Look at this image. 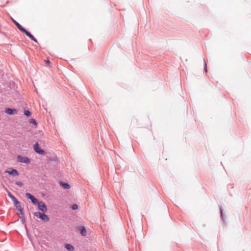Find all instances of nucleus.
I'll return each mask as SVG.
<instances>
[{
  "mask_svg": "<svg viewBox=\"0 0 251 251\" xmlns=\"http://www.w3.org/2000/svg\"><path fill=\"white\" fill-rule=\"evenodd\" d=\"M11 19L13 23L15 24L18 28L22 32L25 34L26 36H27L31 40L34 41L35 42H37V40L34 38V37L28 31L26 30L25 28H24L18 22H17L15 20H14L13 18H11Z\"/></svg>",
  "mask_w": 251,
  "mask_h": 251,
  "instance_id": "obj_1",
  "label": "nucleus"
},
{
  "mask_svg": "<svg viewBox=\"0 0 251 251\" xmlns=\"http://www.w3.org/2000/svg\"><path fill=\"white\" fill-rule=\"evenodd\" d=\"M16 206L18 212L17 214L19 215V217L21 219L22 222L23 223H24L25 222V219L24 217V213L23 212V209L22 208L21 205L19 204V202L18 201L17 204H14Z\"/></svg>",
  "mask_w": 251,
  "mask_h": 251,
  "instance_id": "obj_2",
  "label": "nucleus"
},
{
  "mask_svg": "<svg viewBox=\"0 0 251 251\" xmlns=\"http://www.w3.org/2000/svg\"><path fill=\"white\" fill-rule=\"evenodd\" d=\"M34 215L37 218L41 219L44 222H49L50 221V219L48 216L44 213L36 212L34 213Z\"/></svg>",
  "mask_w": 251,
  "mask_h": 251,
  "instance_id": "obj_3",
  "label": "nucleus"
},
{
  "mask_svg": "<svg viewBox=\"0 0 251 251\" xmlns=\"http://www.w3.org/2000/svg\"><path fill=\"white\" fill-rule=\"evenodd\" d=\"M17 161L19 162L24 163H29L30 161V159L27 157H23L21 155H19L17 157Z\"/></svg>",
  "mask_w": 251,
  "mask_h": 251,
  "instance_id": "obj_4",
  "label": "nucleus"
},
{
  "mask_svg": "<svg viewBox=\"0 0 251 251\" xmlns=\"http://www.w3.org/2000/svg\"><path fill=\"white\" fill-rule=\"evenodd\" d=\"M38 209L43 212L47 211V208L43 201H39L37 203Z\"/></svg>",
  "mask_w": 251,
  "mask_h": 251,
  "instance_id": "obj_5",
  "label": "nucleus"
},
{
  "mask_svg": "<svg viewBox=\"0 0 251 251\" xmlns=\"http://www.w3.org/2000/svg\"><path fill=\"white\" fill-rule=\"evenodd\" d=\"M33 148L36 152L42 155L45 154V151L40 148L38 143L34 144Z\"/></svg>",
  "mask_w": 251,
  "mask_h": 251,
  "instance_id": "obj_6",
  "label": "nucleus"
},
{
  "mask_svg": "<svg viewBox=\"0 0 251 251\" xmlns=\"http://www.w3.org/2000/svg\"><path fill=\"white\" fill-rule=\"evenodd\" d=\"M25 195L27 198H28L34 204H37V203L39 202L38 200L35 198H34L31 194L27 193L25 194Z\"/></svg>",
  "mask_w": 251,
  "mask_h": 251,
  "instance_id": "obj_7",
  "label": "nucleus"
},
{
  "mask_svg": "<svg viewBox=\"0 0 251 251\" xmlns=\"http://www.w3.org/2000/svg\"><path fill=\"white\" fill-rule=\"evenodd\" d=\"M6 113L9 115H13L17 112V110L16 109L7 108L6 110Z\"/></svg>",
  "mask_w": 251,
  "mask_h": 251,
  "instance_id": "obj_8",
  "label": "nucleus"
},
{
  "mask_svg": "<svg viewBox=\"0 0 251 251\" xmlns=\"http://www.w3.org/2000/svg\"><path fill=\"white\" fill-rule=\"evenodd\" d=\"M6 173L12 175V176H18L19 173L18 171L15 169H12L11 171H7Z\"/></svg>",
  "mask_w": 251,
  "mask_h": 251,
  "instance_id": "obj_9",
  "label": "nucleus"
},
{
  "mask_svg": "<svg viewBox=\"0 0 251 251\" xmlns=\"http://www.w3.org/2000/svg\"><path fill=\"white\" fill-rule=\"evenodd\" d=\"M65 248L69 251H73L74 250L73 246L70 244H67L65 245Z\"/></svg>",
  "mask_w": 251,
  "mask_h": 251,
  "instance_id": "obj_10",
  "label": "nucleus"
},
{
  "mask_svg": "<svg viewBox=\"0 0 251 251\" xmlns=\"http://www.w3.org/2000/svg\"><path fill=\"white\" fill-rule=\"evenodd\" d=\"M8 196L11 199V200L13 201L14 204H17L18 203V201L16 199V198L13 196L11 193H8Z\"/></svg>",
  "mask_w": 251,
  "mask_h": 251,
  "instance_id": "obj_11",
  "label": "nucleus"
},
{
  "mask_svg": "<svg viewBox=\"0 0 251 251\" xmlns=\"http://www.w3.org/2000/svg\"><path fill=\"white\" fill-rule=\"evenodd\" d=\"M80 232L83 236H85L86 235V230L84 227H81L80 228Z\"/></svg>",
  "mask_w": 251,
  "mask_h": 251,
  "instance_id": "obj_12",
  "label": "nucleus"
},
{
  "mask_svg": "<svg viewBox=\"0 0 251 251\" xmlns=\"http://www.w3.org/2000/svg\"><path fill=\"white\" fill-rule=\"evenodd\" d=\"M60 184L62 186V187L64 189H69L70 188L69 184L68 183L61 182Z\"/></svg>",
  "mask_w": 251,
  "mask_h": 251,
  "instance_id": "obj_13",
  "label": "nucleus"
},
{
  "mask_svg": "<svg viewBox=\"0 0 251 251\" xmlns=\"http://www.w3.org/2000/svg\"><path fill=\"white\" fill-rule=\"evenodd\" d=\"M29 123L30 124H33L35 126H37V123H36L35 120L33 119H30L29 121Z\"/></svg>",
  "mask_w": 251,
  "mask_h": 251,
  "instance_id": "obj_14",
  "label": "nucleus"
},
{
  "mask_svg": "<svg viewBox=\"0 0 251 251\" xmlns=\"http://www.w3.org/2000/svg\"><path fill=\"white\" fill-rule=\"evenodd\" d=\"M24 114L25 116L27 117H29L31 115V112L28 110H25L24 111Z\"/></svg>",
  "mask_w": 251,
  "mask_h": 251,
  "instance_id": "obj_15",
  "label": "nucleus"
},
{
  "mask_svg": "<svg viewBox=\"0 0 251 251\" xmlns=\"http://www.w3.org/2000/svg\"><path fill=\"white\" fill-rule=\"evenodd\" d=\"M46 64H48L49 66H51L52 63L49 60H45Z\"/></svg>",
  "mask_w": 251,
  "mask_h": 251,
  "instance_id": "obj_16",
  "label": "nucleus"
},
{
  "mask_svg": "<svg viewBox=\"0 0 251 251\" xmlns=\"http://www.w3.org/2000/svg\"><path fill=\"white\" fill-rule=\"evenodd\" d=\"M72 209L73 210H76L78 209V205L77 204H74L72 206Z\"/></svg>",
  "mask_w": 251,
  "mask_h": 251,
  "instance_id": "obj_17",
  "label": "nucleus"
},
{
  "mask_svg": "<svg viewBox=\"0 0 251 251\" xmlns=\"http://www.w3.org/2000/svg\"><path fill=\"white\" fill-rule=\"evenodd\" d=\"M15 184L20 187H22L23 186V183L21 182H16Z\"/></svg>",
  "mask_w": 251,
  "mask_h": 251,
  "instance_id": "obj_18",
  "label": "nucleus"
},
{
  "mask_svg": "<svg viewBox=\"0 0 251 251\" xmlns=\"http://www.w3.org/2000/svg\"><path fill=\"white\" fill-rule=\"evenodd\" d=\"M204 69H205V71L206 72H207V64H206V63H205Z\"/></svg>",
  "mask_w": 251,
  "mask_h": 251,
  "instance_id": "obj_19",
  "label": "nucleus"
}]
</instances>
